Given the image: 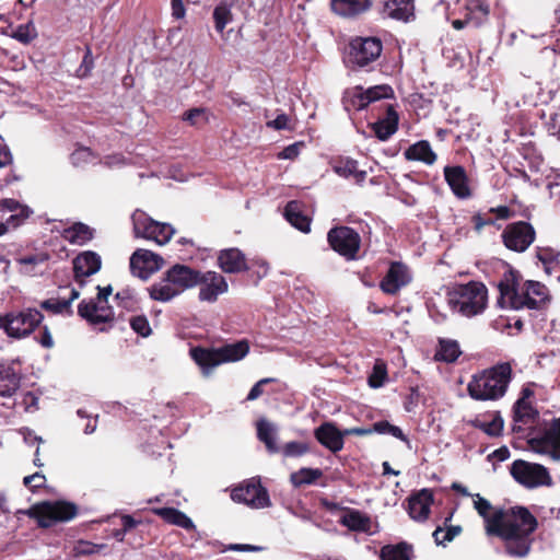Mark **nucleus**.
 <instances>
[{"label":"nucleus","mask_w":560,"mask_h":560,"mask_svg":"<svg viewBox=\"0 0 560 560\" xmlns=\"http://www.w3.org/2000/svg\"><path fill=\"white\" fill-rule=\"evenodd\" d=\"M536 527L537 520L523 506L497 509L490 525L485 526L487 535L500 537L506 555L514 558H524L529 553L530 535Z\"/></svg>","instance_id":"1"},{"label":"nucleus","mask_w":560,"mask_h":560,"mask_svg":"<svg viewBox=\"0 0 560 560\" xmlns=\"http://www.w3.org/2000/svg\"><path fill=\"white\" fill-rule=\"evenodd\" d=\"M500 296L498 304L503 308L511 310H536L539 308L549 296L547 287L537 281H526L521 288L518 275L508 268L502 279L498 282Z\"/></svg>","instance_id":"2"},{"label":"nucleus","mask_w":560,"mask_h":560,"mask_svg":"<svg viewBox=\"0 0 560 560\" xmlns=\"http://www.w3.org/2000/svg\"><path fill=\"white\" fill-rule=\"evenodd\" d=\"M511 380L512 366L509 362H503L475 374L467 390L475 400H498L505 395Z\"/></svg>","instance_id":"3"},{"label":"nucleus","mask_w":560,"mask_h":560,"mask_svg":"<svg viewBox=\"0 0 560 560\" xmlns=\"http://www.w3.org/2000/svg\"><path fill=\"white\" fill-rule=\"evenodd\" d=\"M197 273L198 270L186 265L175 264L148 289L149 295L154 301L170 302L197 285Z\"/></svg>","instance_id":"4"},{"label":"nucleus","mask_w":560,"mask_h":560,"mask_svg":"<svg viewBox=\"0 0 560 560\" xmlns=\"http://www.w3.org/2000/svg\"><path fill=\"white\" fill-rule=\"evenodd\" d=\"M248 352V341L240 340L212 349L201 347L191 348L190 357L201 369L203 376H209L220 364L240 361L244 359Z\"/></svg>","instance_id":"5"},{"label":"nucleus","mask_w":560,"mask_h":560,"mask_svg":"<svg viewBox=\"0 0 560 560\" xmlns=\"http://www.w3.org/2000/svg\"><path fill=\"white\" fill-rule=\"evenodd\" d=\"M44 315L36 307H23L0 314V330L11 339L21 340L40 327Z\"/></svg>","instance_id":"6"},{"label":"nucleus","mask_w":560,"mask_h":560,"mask_svg":"<svg viewBox=\"0 0 560 560\" xmlns=\"http://www.w3.org/2000/svg\"><path fill=\"white\" fill-rule=\"evenodd\" d=\"M448 304L455 312L466 317L475 316L486 308L487 288L476 281L457 285L450 293Z\"/></svg>","instance_id":"7"},{"label":"nucleus","mask_w":560,"mask_h":560,"mask_svg":"<svg viewBox=\"0 0 560 560\" xmlns=\"http://www.w3.org/2000/svg\"><path fill=\"white\" fill-rule=\"evenodd\" d=\"M383 50V44L377 37L358 36L351 39L346 60L352 68H364L376 61Z\"/></svg>","instance_id":"8"},{"label":"nucleus","mask_w":560,"mask_h":560,"mask_svg":"<svg viewBox=\"0 0 560 560\" xmlns=\"http://www.w3.org/2000/svg\"><path fill=\"white\" fill-rule=\"evenodd\" d=\"M131 219L137 237L154 241L159 245L170 242L175 233L171 224L158 222L141 210H136Z\"/></svg>","instance_id":"9"},{"label":"nucleus","mask_w":560,"mask_h":560,"mask_svg":"<svg viewBox=\"0 0 560 560\" xmlns=\"http://www.w3.org/2000/svg\"><path fill=\"white\" fill-rule=\"evenodd\" d=\"M327 241L330 247L346 260L359 259L361 237L349 226H337L329 230Z\"/></svg>","instance_id":"10"},{"label":"nucleus","mask_w":560,"mask_h":560,"mask_svg":"<svg viewBox=\"0 0 560 560\" xmlns=\"http://www.w3.org/2000/svg\"><path fill=\"white\" fill-rule=\"evenodd\" d=\"M510 472L518 483L527 488L551 485L547 468L540 464L517 459L512 464Z\"/></svg>","instance_id":"11"},{"label":"nucleus","mask_w":560,"mask_h":560,"mask_svg":"<svg viewBox=\"0 0 560 560\" xmlns=\"http://www.w3.org/2000/svg\"><path fill=\"white\" fill-rule=\"evenodd\" d=\"M231 499L237 503H244L253 509L270 506V498L259 479L252 478L235 487L231 491Z\"/></svg>","instance_id":"12"},{"label":"nucleus","mask_w":560,"mask_h":560,"mask_svg":"<svg viewBox=\"0 0 560 560\" xmlns=\"http://www.w3.org/2000/svg\"><path fill=\"white\" fill-rule=\"evenodd\" d=\"M33 214V210L15 199L0 201V236L18 229Z\"/></svg>","instance_id":"13"},{"label":"nucleus","mask_w":560,"mask_h":560,"mask_svg":"<svg viewBox=\"0 0 560 560\" xmlns=\"http://www.w3.org/2000/svg\"><path fill=\"white\" fill-rule=\"evenodd\" d=\"M38 523L49 527L55 522H67L77 515V506L65 501L45 502L36 509Z\"/></svg>","instance_id":"14"},{"label":"nucleus","mask_w":560,"mask_h":560,"mask_svg":"<svg viewBox=\"0 0 560 560\" xmlns=\"http://www.w3.org/2000/svg\"><path fill=\"white\" fill-rule=\"evenodd\" d=\"M504 245L514 252L522 253L526 250L535 240V230L527 222H515L509 224L503 233Z\"/></svg>","instance_id":"15"},{"label":"nucleus","mask_w":560,"mask_h":560,"mask_svg":"<svg viewBox=\"0 0 560 560\" xmlns=\"http://www.w3.org/2000/svg\"><path fill=\"white\" fill-rule=\"evenodd\" d=\"M197 285L199 287V301L207 303L217 302L218 298L229 289L225 278L215 271H198Z\"/></svg>","instance_id":"16"},{"label":"nucleus","mask_w":560,"mask_h":560,"mask_svg":"<svg viewBox=\"0 0 560 560\" xmlns=\"http://www.w3.org/2000/svg\"><path fill=\"white\" fill-rule=\"evenodd\" d=\"M529 444L536 453L548 455L552 460L560 462V418L540 435L532 438Z\"/></svg>","instance_id":"17"},{"label":"nucleus","mask_w":560,"mask_h":560,"mask_svg":"<svg viewBox=\"0 0 560 560\" xmlns=\"http://www.w3.org/2000/svg\"><path fill=\"white\" fill-rule=\"evenodd\" d=\"M78 314L92 326L112 323L115 317L108 301L95 299L82 300L78 305Z\"/></svg>","instance_id":"18"},{"label":"nucleus","mask_w":560,"mask_h":560,"mask_svg":"<svg viewBox=\"0 0 560 560\" xmlns=\"http://www.w3.org/2000/svg\"><path fill=\"white\" fill-rule=\"evenodd\" d=\"M392 96L393 89L386 84L371 86L366 90L361 86H355L348 93L347 102L348 105L355 110H361L375 101L389 98Z\"/></svg>","instance_id":"19"},{"label":"nucleus","mask_w":560,"mask_h":560,"mask_svg":"<svg viewBox=\"0 0 560 560\" xmlns=\"http://www.w3.org/2000/svg\"><path fill=\"white\" fill-rule=\"evenodd\" d=\"M163 258L148 249H137L130 257L131 273L140 279H148L162 268Z\"/></svg>","instance_id":"20"},{"label":"nucleus","mask_w":560,"mask_h":560,"mask_svg":"<svg viewBox=\"0 0 560 560\" xmlns=\"http://www.w3.org/2000/svg\"><path fill=\"white\" fill-rule=\"evenodd\" d=\"M411 280L412 273L409 267L400 261H393L382 279L380 288L384 293L395 295L407 287Z\"/></svg>","instance_id":"21"},{"label":"nucleus","mask_w":560,"mask_h":560,"mask_svg":"<svg viewBox=\"0 0 560 560\" xmlns=\"http://www.w3.org/2000/svg\"><path fill=\"white\" fill-rule=\"evenodd\" d=\"M102 266L101 256L95 252H83L73 259V271L75 281L80 287L84 285V278L96 273Z\"/></svg>","instance_id":"22"},{"label":"nucleus","mask_w":560,"mask_h":560,"mask_svg":"<svg viewBox=\"0 0 560 560\" xmlns=\"http://www.w3.org/2000/svg\"><path fill=\"white\" fill-rule=\"evenodd\" d=\"M538 412L524 399H517L513 407V425L515 433L524 434L535 423Z\"/></svg>","instance_id":"23"},{"label":"nucleus","mask_w":560,"mask_h":560,"mask_svg":"<svg viewBox=\"0 0 560 560\" xmlns=\"http://www.w3.org/2000/svg\"><path fill=\"white\" fill-rule=\"evenodd\" d=\"M433 503V493L429 489H421L408 500V513L415 521H425Z\"/></svg>","instance_id":"24"},{"label":"nucleus","mask_w":560,"mask_h":560,"mask_svg":"<svg viewBox=\"0 0 560 560\" xmlns=\"http://www.w3.org/2000/svg\"><path fill=\"white\" fill-rule=\"evenodd\" d=\"M444 177L453 194L457 198L466 199L470 196L467 174L463 166H445Z\"/></svg>","instance_id":"25"},{"label":"nucleus","mask_w":560,"mask_h":560,"mask_svg":"<svg viewBox=\"0 0 560 560\" xmlns=\"http://www.w3.org/2000/svg\"><path fill=\"white\" fill-rule=\"evenodd\" d=\"M314 435L316 440L332 453H337L343 448V436L334 423L325 422L315 429Z\"/></svg>","instance_id":"26"},{"label":"nucleus","mask_w":560,"mask_h":560,"mask_svg":"<svg viewBox=\"0 0 560 560\" xmlns=\"http://www.w3.org/2000/svg\"><path fill=\"white\" fill-rule=\"evenodd\" d=\"M386 116L371 124L372 130L381 141L388 140L398 128V114L393 105L385 106Z\"/></svg>","instance_id":"27"},{"label":"nucleus","mask_w":560,"mask_h":560,"mask_svg":"<svg viewBox=\"0 0 560 560\" xmlns=\"http://www.w3.org/2000/svg\"><path fill=\"white\" fill-rule=\"evenodd\" d=\"M218 261L220 268L226 273H238L247 269L245 255L238 248L222 249Z\"/></svg>","instance_id":"28"},{"label":"nucleus","mask_w":560,"mask_h":560,"mask_svg":"<svg viewBox=\"0 0 560 560\" xmlns=\"http://www.w3.org/2000/svg\"><path fill=\"white\" fill-rule=\"evenodd\" d=\"M413 11V0H383L382 13L386 18L408 22Z\"/></svg>","instance_id":"29"},{"label":"nucleus","mask_w":560,"mask_h":560,"mask_svg":"<svg viewBox=\"0 0 560 560\" xmlns=\"http://www.w3.org/2000/svg\"><path fill=\"white\" fill-rule=\"evenodd\" d=\"M332 11L345 18H353L365 11L372 5V0H331Z\"/></svg>","instance_id":"30"},{"label":"nucleus","mask_w":560,"mask_h":560,"mask_svg":"<svg viewBox=\"0 0 560 560\" xmlns=\"http://www.w3.org/2000/svg\"><path fill=\"white\" fill-rule=\"evenodd\" d=\"M404 155L408 161H419L427 165H432L436 161V154L427 140H420L410 145Z\"/></svg>","instance_id":"31"},{"label":"nucleus","mask_w":560,"mask_h":560,"mask_svg":"<svg viewBox=\"0 0 560 560\" xmlns=\"http://www.w3.org/2000/svg\"><path fill=\"white\" fill-rule=\"evenodd\" d=\"M20 371L13 365L0 366V396L11 397L20 387Z\"/></svg>","instance_id":"32"},{"label":"nucleus","mask_w":560,"mask_h":560,"mask_svg":"<svg viewBox=\"0 0 560 560\" xmlns=\"http://www.w3.org/2000/svg\"><path fill=\"white\" fill-rule=\"evenodd\" d=\"M256 427L257 438L265 444L268 452L278 453L280 448L277 444V427L266 419L258 420Z\"/></svg>","instance_id":"33"},{"label":"nucleus","mask_w":560,"mask_h":560,"mask_svg":"<svg viewBox=\"0 0 560 560\" xmlns=\"http://www.w3.org/2000/svg\"><path fill=\"white\" fill-rule=\"evenodd\" d=\"M462 351L456 340L440 338L439 347L435 351L434 359L446 363L455 362L460 355Z\"/></svg>","instance_id":"34"},{"label":"nucleus","mask_w":560,"mask_h":560,"mask_svg":"<svg viewBox=\"0 0 560 560\" xmlns=\"http://www.w3.org/2000/svg\"><path fill=\"white\" fill-rule=\"evenodd\" d=\"M93 232L89 225L78 222L65 229L63 237L71 244L84 245L93 238Z\"/></svg>","instance_id":"35"},{"label":"nucleus","mask_w":560,"mask_h":560,"mask_svg":"<svg viewBox=\"0 0 560 560\" xmlns=\"http://www.w3.org/2000/svg\"><path fill=\"white\" fill-rule=\"evenodd\" d=\"M284 217L287 221L302 232L310 231V219L301 211L298 201H290L284 208Z\"/></svg>","instance_id":"36"},{"label":"nucleus","mask_w":560,"mask_h":560,"mask_svg":"<svg viewBox=\"0 0 560 560\" xmlns=\"http://www.w3.org/2000/svg\"><path fill=\"white\" fill-rule=\"evenodd\" d=\"M154 513L161 516L164 521L170 524L177 525L185 529L194 528L192 521L182 511L174 508H160L155 509Z\"/></svg>","instance_id":"37"},{"label":"nucleus","mask_w":560,"mask_h":560,"mask_svg":"<svg viewBox=\"0 0 560 560\" xmlns=\"http://www.w3.org/2000/svg\"><path fill=\"white\" fill-rule=\"evenodd\" d=\"M334 171L345 178L354 177L357 183L364 182L366 177V172L358 170V162L352 159L340 161L334 166Z\"/></svg>","instance_id":"38"},{"label":"nucleus","mask_w":560,"mask_h":560,"mask_svg":"<svg viewBox=\"0 0 560 560\" xmlns=\"http://www.w3.org/2000/svg\"><path fill=\"white\" fill-rule=\"evenodd\" d=\"M341 524L351 530L365 532L370 527V518L359 511H349L341 518Z\"/></svg>","instance_id":"39"},{"label":"nucleus","mask_w":560,"mask_h":560,"mask_svg":"<svg viewBox=\"0 0 560 560\" xmlns=\"http://www.w3.org/2000/svg\"><path fill=\"white\" fill-rule=\"evenodd\" d=\"M411 549L406 542L387 545L381 550L382 560H411Z\"/></svg>","instance_id":"40"},{"label":"nucleus","mask_w":560,"mask_h":560,"mask_svg":"<svg viewBox=\"0 0 560 560\" xmlns=\"http://www.w3.org/2000/svg\"><path fill=\"white\" fill-rule=\"evenodd\" d=\"M323 476V471L318 468H301L292 472L290 480L294 487L312 485Z\"/></svg>","instance_id":"41"},{"label":"nucleus","mask_w":560,"mask_h":560,"mask_svg":"<svg viewBox=\"0 0 560 560\" xmlns=\"http://www.w3.org/2000/svg\"><path fill=\"white\" fill-rule=\"evenodd\" d=\"M80 296V291L77 289H71V295L68 300H45L40 303V307L50 311L54 314H60L65 311H68L71 306L72 301Z\"/></svg>","instance_id":"42"},{"label":"nucleus","mask_w":560,"mask_h":560,"mask_svg":"<svg viewBox=\"0 0 560 560\" xmlns=\"http://www.w3.org/2000/svg\"><path fill=\"white\" fill-rule=\"evenodd\" d=\"M215 31L222 33L225 26L232 22L231 5L226 2L219 3L213 10Z\"/></svg>","instance_id":"43"},{"label":"nucleus","mask_w":560,"mask_h":560,"mask_svg":"<svg viewBox=\"0 0 560 560\" xmlns=\"http://www.w3.org/2000/svg\"><path fill=\"white\" fill-rule=\"evenodd\" d=\"M373 432L380 434H389L399 439L404 443H406L409 450L412 448L410 440L405 435L402 430L399 427L390 424L388 421H378L373 424Z\"/></svg>","instance_id":"44"},{"label":"nucleus","mask_w":560,"mask_h":560,"mask_svg":"<svg viewBox=\"0 0 560 560\" xmlns=\"http://www.w3.org/2000/svg\"><path fill=\"white\" fill-rule=\"evenodd\" d=\"M536 257L542 264L545 271L549 275L559 265V254L551 248H537Z\"/></svg>","instance_id":"45"},{"label":"nucleus","mask_w":560,"mask_h":560,"mask_svg":"<svg viewBox=\"0 0 560 560\" xmlns=\"http://www.w3.org/2000/svg\"><path fill=\"white\" fill-rule=\"evenodd\" d=\"M474 508L478 512V514L483 518L486 526L490 525L492 518H494V511L490 501L481 497L479 493L474 494Z\"/></svg>","instance_id":"46"},{"label":"nucleus","mask_w":560,"mask_h":560,"mask_svg":"<svg viewBox=\"0 0 560 560\" xmlns=\"http://www.w3.org/2000/svg\"><path fill=\"white\" fill-rule=\"evenodd\" d=\"M386 377L387 371L385 364L383 362H376L368 378V383L372 388H380L384 385Z\"/></svg>","instance_id":"47"},{"label":"nucleus","mask_w":560,"mask_h":560,"mask_svg":"<svg viewBox=\"0 0 560 560\" xmlns=\"http://www.w3.org/2000/svg\"><path fill=\"white\" fill-rule=\"evenodd\" d=\"M115 299L119 301V306L126 311H135L138 307V300L136 294L130 289H122L118 291Z\"/></svg>","instance_id":"48"},{"label":"nucleus","mask_w":560,"mask_h":560,"mask_svg":"<svg viewBox=\"0 0 560 560\" xmlns=\"http://www.w3.org/2000/svg\"><path fill=\"white\" fill-rule=\"evenodd\" d=\"M477 427L490 436H498L503 430V419L500 415H495L491 421L478 422Z\"/></svg>","instance_id":"49"},{"label":"nucleus","mask_w":560,"mask_h":560,"mask_svg":"<svg viewBox=\"0 0 560 560\" xmlns=\"http://www.w3.org/2000/svg\"><path fill=\"white\" fill-rule=\"evenodd\" d=\"M462 528L459 526H450L447 530H443L441 527H438L433 532V538L436 545H445L448 541H452L459 533Z\"/></svg>","instance_id":"50"},{"label":"nucleus","mask_w":560,"mask_h":560,"mask_svg":"<svg viewBox=\"0 0 560 560\" xmlns=\"http://www.w3.org/2000/svg\"><path fill=\"white\" fill-rule=\"evenodd\" d=\"M12 37L23 44H27L36 37L35 26L32 23L19 25Z\"/></svg>","instance_id":"51"},{"label":"nucleus","mask_w":560,"mask_h":560,"mask_svg":"<svg viewBox=\"0 0 560 560\" xmlns=\"http://www.w3.org/2000/svg\"><path fill=\"white\" fill-rule=\"evenodd\" d=\"M129 324L132 330L142 337H148L151 334L149 320L144 315L132 316Z\"/></svg>","instance_id":"52"},{"label":"nucleus","mask_w":560,"mask_h":560,"mask_svg":"<svg viewBox=\"0 0 560 560\" xmlns=\"http://www.w3.org/2000/svg\"><path fill=\"white\" fill-rule=\"evenodd\" d=\"M308 452L305 443L292 441L282 447V454L285 457H300Z\"/></svg>","instance_id":"53"},{"label":"nucleus","mask_w":560,"mask_h":560,"mask_svg":"<svg viewBox=\"0 0 560 560\" xmlns=\"http://www.w3.org/2000/svg\"><path fill=\"white\" fill-rule=\"evenodd\" d=\"M71 162L75 166H83L86 163L92 162L93 154L89 148H79L70 155Z\"/></svg>","instance_id":"54"},{"label":"nucleus","mask_w":560,"mask_h":560,"mask_svg":"<svg viewBox=\"0 0 560 560\" xmlns=\"http://www.w3.org/2000/svg\"><path fill=\"white\" fill-rule=\"evenodd\" d=\"M183 118L192 126H198L208 120L205 108H191L184 114Z\"/></svg>","instance_id":"55"},{"label":"nucleus","mask_w":560,"mask_h":560,"mask_svg":"<svg viewBox=\"0 0 560 560\" xmlns=\"http://www.w3.org/2000/svg\"><path fill=\"white\" fill-rule=\"evenodd\" d=\"M269 128L276 130H293L294 126L291 124V118L284 114H279L273 120L267 122Z\"/></svg>","instance_id":"56"},{"label":"nucleus","mask_w":560,"mask_h":560,"mask_svg":"<svg viewBox=\"0 0 560 560\" xmlns=\"http://www.w3.org/2000/svg\"><path fill=\"white\" fill-rule=\"evenodd\" d=\"M275 380L271 377H266L259 380L249 390L246 400L253 401L259 398L264 394V385L273 382Z\"/></svg>","instance_id":"57"},{"label":"nucleus","mask_w":560,"mask_h":560,"mask_svg":"<svg viewBox=\"0 0 560 560\" xmlns=\"http://www.w3.org/2000/svg\"><path fill=\"white\" fill-rule=\"evenodd\" d=\"M304 147V142H295L285 147L279 154L278 158L282 160H293L300 154V149Z\"/></svg>","instance_id":"58"},{"label":"nucleus","mask_w":560,"mask_h":560,"mask_svg":"<svg viewBox=\"0 0 560 560\" xmlns=\"http://www.w3.org/2000/svg\"><path fill=\"white\" fill-rule=\"evenodd\" d=\"M36 341L44 348L50 349L54 347V339L49 328L44 325L40 327L39 335L35 337Z\"/></svg>","instance_id":"59"},{"label":"nucleus","mask_w":560,"mask_h":560,"mask_svg":"<svg viewBox=\"0 0 560 560\" xmlns=\"http://www.w3.org/2000/svg\"><path fill=\"white\" fill-rule=\"evenodd\" d=\"M467 9L471 13L478 14V16H477L478 20H481V19L486 18L488 15V13H489L488 5L485 4L480 0H472V1H470L468 7H467Z\"/></svg>","instance_id":"60"},{"label":"nucleus","mask_w":560,"mask_h":560,"mask_svg":"<svg viewBox=\"0 0 560 560\" xmlns=\"http://www.w3.org/2000/svg\"><path fill=\"white\" fill-rule=\"evenodd\" d=\"M45 480H46V478L43 474L35 472L33 475L24 477L23 483H24V486L34 490V489L40 488L44 485Z\"/></svg>","instance_id":"61"},{"label":"nucleus","mask_w":560,"mask_h":560,"mask_svg":"<svg viewBox=\"0 0 560 560\" xmlns=\"http://www.w3.org/2000/svg\"><path fill=\"white\" fill-rule=\"evenodd\" d=\"M93 68V58L90 49L86 50V54L83 57L82 63L79 68L80 75L85 77L91 69Z\"/></svg>","instance_id":"62"},{"label":"nucleus","mask_w":560,"mask_h":560,"mask_svg":"<svg viewBox=\"0 0 560 560\" xmlns=\"http://www.w3.org/2000/svg\"><path fill=\"white\" fill-rule=\"evenodd\" d=\"M13 162V156L10 149L5 144L0 143V168L10 165Z\"/></svg>","instance_id":"63"},{"label":"nucleus","mask_w":560,"mask_h":560,"mask_svg":"<svg viewBox=\"0 0 560 560\" xmlns=\"http://www.w3.org/2000/svg\"><path fill=\"white\" fill-rule=\"evenodd\" d=\"M102 548H104V545H94L88 541H81L78 550L79 553L82 555H92L98 552Z\"/></svg>","instance_id":"64"}]
</instances>
